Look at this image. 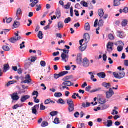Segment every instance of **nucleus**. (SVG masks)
Masks as SVG:
<instances>
[{
	"label": "nucleus",
	"mask_w": 128,
	"mask_h": 128,
	"mask_svg": "<svg viewBox=\"0 0 128 128\" xmlns=\"http://www.w3.org/2000/svg\"><path fill=\"white\" fill-rule=\"evenodd\" d=\"M12 22V18H8V19H6L7 24H10V22Z\"/></svg>",
	"instance_id": "obj_58"
},
{
	"label": "nucleus",
	"mask_w": 128,
	"mask_h": 128,
	"mask_svg": "<svg viewBox=\"0 0 128 128\" xmlns=\"http://www.w3.org/2000/svg\"><path fill=\"white\" fill-rule=\"evenodd\" d=\"M38 36L40 40H42L44 38V34H42V32L40 31Z\"/></svg>",
	"instance_id": "obj_21"
},
{
	"label": "nucleus",
	"mask_w": 128,
	"mask_h": 128,
	"mask_svg": "<svg viewBox=\"0 0 128 128\" xmlns=\"http://www.w3.org/2000/svg\"><path fill=\"white\" fill-rule=\"evenodd\" d=\"M80 4L84 6V8H88V4L86 2L82 1L80 2Z\"/></svg>",
	"instance_id": "obj_26"
},
{
	"label": "nucleus",
	"mask_w": 128,
	"mask_h": 128,
	"mask_svg": "<svg viewBox=\"0 0 128 128\" xmlns=\"http://www.w3.org/2000/svg\"><path fill=\"white\" fill-rule=\"evenodd\" d=\"M122 50H124V46H118V50L119 52H122Z\"/></svg>",
	"instance_id": "obj_44"
},
{
	"label": "nucleus",
	"mask_w": 128,
	"mask_h": 128,
	"mask_svg": "<svg viewBox=\"0 0 128 128\" xmlns=\"http://www.w3.org/2000/svg\"><path fill=\"white\" fill-rule=\"evenodd\" d=\"M58 104H64L66 103L64 102V100L60 98L58 102Z\"/></svg>",
	"instance_id": "obj_39"
},
{
	"label": "nucleus",
	"mask_w": 128,
	"mask_h": 128,
	"mask_svg": "<svg viewBox=\"0 0 128 128\" xmlns=\"http://www.w3.org/2000/svg\"><path fill=\"white\" fill-rule=\"evenodd\" d=\"M102 86L106 88H107V90H108V88H110L112 86V85L110 84L106 83V82L103 83Z\"/></svg>",
	"instance_id": "obj_17"
},
{
	"label": "nucleus",
	"mask_w": 128,
	"mask_h": 128,
	"mask_svg": "<svg viewBox=\"0 0 128 128\" xmlns=\"http://www.w3.org/2000/svg\"><path fill=\"white\" fill-rule=\"evenodd\" d=\"M54 96L56 98H62V94L61 92H56L54 94Z\"/></svg>",
	"instance_id": "obj_30"
},
{
	"label": "nucleus",
	"mask_w": 128,
	"mask_h": 128,
	"mask_svg": "<svg viewBox=\"0 0 128 128\" xmlns=\"http://www.w3.org/2000/svg\"><path fill=\"white\" fill-rule=\"evenodd\" d=\"M117 44L119 46H124V44L122 42V41H118L117 42Z\"/></svg>",
	"instance_id": "obj_36"
},
{
	"label": "nucleus",
	"mask_w": 128,
	"mask_h": 128,
	"mask_svg": "<svg viewBox=\"0 0 128 128\" xmlns=\"http://www.w3.org/2000/svg\"><path fill=\"white\" fill-rule=\"evenodd\" d=\"M108 38H110L111 40H114V36L112 34H110L108 35Z\"/></svg>",
	"instance_id": "obj_53"
},
{
	"label": "nucleus",
	"mask_w": 128,
	"mask_h": 128,
	"mask_svg": "<svg viewBox=\"0 0 128 128\" xmlns=\"http://www.w3.org/2000/svg\"><path fill=\"white\" fill-rule=\"evenodd\" d=\"M128 20H124L122 22V26H128Z\"/></svg>",
	"instance_id": "obj_35"
},
{
	"label": "nucleus",
	"mask_w": 128,
	"mask_h": 128,
	"mask_svg": "<svg viewBox=\"0 0 128 128\" xmlns=\"http://www.w3.org/2000/svg\"><path fill=\"white\" fill-rule=\"evenodd\" d=\"M84 30H90V24L86 23L84 26Z\"/></svg>",
	"instance_id": "obj_19"
},
{
	"label": "nucleus",
	"mask_w": 128,
	"mask_h": 128,
	"mask_svg": "<svg viewBox=\"0 0 128 128\" xmlns=\"http://www.w3.org/2000/svg\"><path fill=\"white\" fill-rule=\"evenodd\" d=\"M40 108V104L35 106L32 109V112L34 114H36L38 112L37 110Z\"/></svg>",
	"instance_id": "obj_14"
},
{
	"label": "nucleus",
	"mask_w": 128,
	"mask_h": 128,
	"mask_svg": "<svg viewBox=\"0 0 128 128\" xmlns=\"http://www.w3.org/2000/svg\"><path fill=\"white\" fill-rule=\"evenodd\" d=\"M68 110L69 112H72L74 111V105L69 106L68 107Z\"/></svg>",
	"instance_id": "obj_18"
},
{
	"label": "nucleus",
	"mask_w": 128,
	"mask_h": 128,
	"mask_svg": "<svg viewBox=\"0 0 128 128\" xmlns=\"http://www.w3.org/2000/svg\"><path fill=\"white\" fill-rule=\"evenodd\" d=\"M18 33H14V36L12 38L10 39L9 40V41L10 42H12V44H16V42H18V40H20L21 38L22 37L20 36L18 33L19 32H18Z\"/></svg>",
	"instance_id": "obj_2"
},
{
	"label": "nucleus",
	"mask_w": 128,
	"mask_h": 128,
	"mask_svg": "<svg viewBox=\"0 0 128 128\" xmlns=\"http://www.w3.org/2000/svg\"><path fill=\"white\" fill-rule=\"evenodd\" d=\"M56 16H57L58 18H60V12H56Z\"/></svg>",
	"instance_id": "obj_64"
},
{
	"label": "nucleus",
	"mask_w": 128,
	"mask_h": 128,
	"mask_svg": "<svg viewBox=\"0 0 128 128\" xmlns=\"http://www.w3.org/2000/svg\"><path fill=\"white\" fill-rule=\"evenodd\" d=\"M32 96H36V97L35 98H38V92L37 91H34V92L32 94Z\"/></svg>",
	"instance_id": "obj_40"
},
{
	"label": "nucleus",
	"mask_w": 128,
	"mask_h": 128,
	"mask_svg": "<svg viewBox=\"0 0 128 128\" xmlns=\"http://www.w3.org/2000/svg\"><path fill=\"white\" fill-rule=\"evenodd\" d=\"M123 12H124V14H128V7H126L124 8Z\"/></svg>",
	"instance_id": "obj_57"
},
{
	"label": "nucleus",
	"mask_w": 128,
	"mask_h": 128,
	"mask_svg": "<svg viewBox=\"0 0 128 128\" xmlns=\"http://www.w3.org/2000/svg\"><path fill=\"white\" fill-rule=\"evenodd\" d=\"M68 74V72L64 71L60 72L59 74H55L54 78H56V80H58V78H62V76H66V74Z\"/></svg>",
	"instance_id": "obj_5"
},
{
	"label": "nucleus",
	"mask_w": 128,
	"mask_h": 128,
	"mask_svg": "<svg viewBox=\"0 0 128 128\" xmlns=\"http://www.w3.org/2000/svg\"><path fill=\"white\" fill-rule=\"evenodd\" d=\"M34 102H36V104H39L40 102V100L38 99V97H34Z\"/></svg>",
	"instance_id": "obj_54"
},
{
	"label": "nucleus",
	"mask_w": 128,
	"mask_h": 128,
	"mask_svg": "<svg viewBox=\"0 0 128 128\" xmlns=\"http://www.w3.org/2000/svg\"><path fill=\"white\" fill-rule=\"evenodd\" d=\"M20 22L15 21L14 24V28H18V26H20Z\"/></svg>",
	"instance_id": "obj_28"
},
{
	"label": "nucleus",
	"mask_w": 128,
	"mask_h": 128,
	"mask_svg": "<svg viewBox=\"0 0 128 128\" xmlns=\"http://www.w3.org/2000/svg\"><path fill=\"white\" fill-rule=\"evenodd\" d=\"M2 48L4 50H5V52H8L10 50V47H8V46H4L2 47Z\"/></svg>",
	"instance_id": "obj_38"
},
{
	"label": "nucleus",
	"mask_w": 128,
	"mask_h": 128,
	"mask_svg": "<svg viewBox=\"0 0 128 128\" xmlns=\"http://www.w3.org/2000/svg\"><path fill=\"white\" fill-rule=\"evenodd\" d=\"M67 104L68 106H74V101L72 99H68L67 100Z\"/></svg>",
	"instance_id": "obj_20"
},
{
	"label": "nucleus",
	"mask_w": 128,
	"mask_h": 128,
	"mask_svg": "<svg viewBox=\"0 0 128 128\" xmlns=\"http://www.w3.org/2000/svg\"><path fill=\"white\" fill-rule=\"evenodd\" d=\"M40 66H43V68H44L46 66V62L44 61H41L40 62Z\"/></svg>",
	"instance_id": "obj_50"
},
{
	"label": "nucleus",
	"mask_w": 128,
	"mask_h": 128,
	"mask_svg": "<svg viewBox=\"0 0 128 128\" xmlns=\"http://www.w3.org/2000/svg\"><path fill=\"white\" fill-rule=\"evenodd\" d=\"M72 22V18H68L64 20V22L65 24H68L69 22Z\"/></svg>",
	"instance_id": "obj_34"
},
{
	"label": "nucleus",
	"mask_w": 128,
	"mask_h": 128,
	"mask_svg": "<svg viewBox=\"0 0 128 128\" xmlns=\"http://www.w3.org/2000/svg\"><path fill=\"white\" fill-rule=\"evenodd\" d=\"M77 62H82V54H79L77 56Z\"/></svg>",
	"instance_id": "obj_31"
},
{
	"label": "nucleus",
	"mask_w": 128,
	"mask_h": 128,
	"mask_svg": "<svg viewBox=\"0 0 128 128\" xmlns=\"http://www.w3.org/2000/svg\"><path fill=\"white\" fill-rule=\"evenodd\" d=\"M30 98V96L28 95L24 96L21 97L20 102H24L26 100Z\"/></svg>",
	"instance_id": "obj_13"
},
{
	"label": "nucleus",
	"mask_w": 128,
	"mask_h": 128,
	"mask_svg": "<svg viewBox=\"0 0 128 128\" xmlns=\"http://www.w3.org/2000/svg\"><path fill=\"white\" fill-rule=\"evenodd\" d=\"M74 116L76 118H78V116H80V112H76V114H74Z\"/></svg>",
	"instance_id": "obj_63"
},
{
	"label": "nucleus",
	"mask_w": 128,
	"mask_h": 128,
	"mask_svg": "<svg viewBox=\"0 0 128 128\" xmlns=\"http://www.w3.org/2000/svg\"><path fill=\"white\" fill-rule=\"evenodd\" d=\"M74 83L70 81H64L62 85L60 86V90H64L66 88V86H72Z\"/></svg>",
	"instance_id": "obj_1"
},
{
	"label": "nucleus",
	"mask_w": 128,
	"mask_h": 128,
	"mask_svg": "<svg viewBox=\"0 0 128 128\" xmlns=\"http://www.w3.org/2000/svg\"><path fill=\"white\" fill-rule=\"evenodd\" d=\"M11 98L13 100H20V96L18 95V93H14L11 95Z\"/></svg>",
	"instance_id": "obj_12"
},
{
	"label": "nucleus",
	"mask_w": 128,
	"mask_h": 128,
	"mask_svg": "<svg viewBox=\"0 0 128 128\" xmlns=\"http://www.w3.org/2000/svg\"><path fill=\"white\" fill-rule=\"evenodd\" d=\"M112 116H114V114H118V112L114 110H113V112L112 113Z\"/></svg>",
	"instance_id": "obj_61"
},
{
	"label": "nucleus",
	"mask_w": 128,
	"mask_h": 128,
	"mask_svg": "<svg viewBox=\"0 0 128 128\" xmlns=\"http://www.w3.org/2000/svg\"><path fill=\"white\" fill-rule=\"evenodd\" d=\"M104 26V20H100L98 24V26Z\"/></svg>",
	"instance_id": "obj_46"
},
{
	"label": "nucleus",
	"mask_w": 128,
	"mask_h": 128,
	"mask_svg": "<svg viewBox=\"0 0 128 128\" xmlns=\"http://www.w3.org/2000/svg\"><path fill=\"white\" fill-rule=\"evenodd\" d=\"M113 76H114L116 78H118V80H122V78H124V76H126V73L124 72H114L113 73Z\"/></svg>",
	"instance_id": "obj_4"
},
{
	"label": "nucleus",
	"mask_w": 128,
	"mask_h": 128,
	"mask_svg": "<svg viewBox=\"0 0 128 128\" xmlns=\"http://www.w3.org/2000/svg\"><path fill=\"white\" fill-rule=\"evenodd\" d=\"M16 82L15 81H10L9 82L8 84H7V86H10V84H15Z\"/></svg>",
	"instance_id": "obj_55"
},
{
	"label": "nucleus",
	"mask_w": 128,
	"mask_h": 128,
	"mask_svg": "<svg viewBox=\"0 0 128 128\" xmlns=\"http://www.w3.org/2000/svg\"><path fill=\"white\" fill-rule=\"evenodd\" d=\"M58 28H64V23L62 22H58Z\"/></svg>",
	"instance_id": "obj_32"
},
{
	"label": "nucleus",
	"mask_w": 128,
	"mask_h": 128,
	"mask_svg": "<svg viewBox=\"0 0 128 128\" xmlns=\"http://www.w3.org/2000/svg\"><path fill=\"white\" fill-rule=\"evenodd\" d=\"M90 34H88V33H86L84 34V39L80 40V46H82V44H84H84H88V42H90Z\"/></svg>",
	"instance_id": "obj_3"
},
{
	"label": "nucleus",
	"mask_w": 128,
	"mask_h": 128,
	"mask_svg": "<svg viewBox=\"0 0 128 128\" xmlns=\"http://www.w3.org/2000/svg\"><path fill=\"white\" fill-rule=\"evenodd\" d=\"M50 102H52L50 99H48L44 101V104H50Z\"/></svg>",
	"instance_id": "obj_43"
},
{
	"label": "nucleus",
	"mask_w": 128,
	"mask_h": 128,
	"mask_svg": "<svg viewBox=\"0 0 128 128\" xmlns=\"http://www.w3.org/2000/svg\"><path fill=\"white\" fill-rule=\"evenodd\" d=\"M36 57H32L31 58V62H36Z\"/></svg>",
	"instance_id": "obj_56"
},
{
	"label": "nucleus",
	"mask_w": 128,
	"mask_h": 128,
	"mask_svg": "<svg viewBox=\"0 0 128 128\" xmlns=\"http://www.w3.org/2000/svg\"><path fill=\"white\" fill-rule=\"evenodd\" d=\"M83 66L85 68H88L90 66V61L88 60V58H84L83 60Z\"/></svg>",
	"instance_id": "obj_11"
},
{
	"label": "nucleus",
	"mask_w": 128,
	"mask_h": 128,
	"mask_svg": "<svg viewBox=\"0 0 128 128\" xmlns=\"http://www.w3.org/2000/svg\"><path fill=\"white\" fill-rule=\"evenodd\" d=\"M98 26V20L96 19L94 23V28H96Z\"/></svg>",
	"instance_id": "obj_52"
},
{
	"label": "nucleus",
	"mask_w": 128,
	"mask_h": 128,
	"mask_svg": "<svg viewBox=\"0 0 128 128\" xmlns=\"http://www.w3.org/2000/svg\"><path fill=\"white\" fill-rule=\"evenodd\" d=\"M40 110H46V106H44V104H42L40 106Z\"/></svg>",
	"instance_id": "obj_51"
},
{
	"label": "nucleus",
	"mask_w": 128,
	"mask_h": 128,
	"mask_svg": "<svg viewBox=\"0 0 128 128\" xmlns=\"http://www.w3.org/2000/svg\"><path fill=\"white\" fill-rule=\"evenodd\" d=\"M70 15L72 17L74 16V9L72 7L70 8Z\"/></svg>",
	"instance_id": "obj_49"
},
{
	"label": "nucleus",
	"mask_w": 128,
	"mask_h": 128,
	"mask_svg": "<svg viewBox=\"0 0 128 128\" xmlns=\"http://www.w3.org/2000/svg\"><path fill=\"white\" fill-rule=\"evenodd\" d=\"M91 80H92V82H97V80L96 78H94V76H92L91 78Z\"/></svg>",
	"instance_id": "obj_62"
},
{
	"label": "nucleus",
	"mask_w": 128,
	"mask_h": 128,
	"mask_svg": "<svg viewBox=\"0 0 128 128\" xmlns=\"http://www.w3.org/2000/svg\"><path fill=\"white\" fill-rule=\"evenodd\" d=\"M18 14H22V10L20 8L17 10L16 15L18 16Z\"/></svg>",
	"instance_id": "obj_60"
},
{
	"label": "nucleus",
	"mask_w": 128,
	"mask_h": 128,
	"mask_svg": "<svg viewBox=\"0 0 128 128\" xmlns=\"http://www.w3.org/2000/svg\"><path fill=\"white\" fill-rule=\"evenodd\" d=\"M118 36L120 38H126V34L122 31L118 32Z\"/></svg>",
	"instance_id": "obj_15"
},
{
	"label": "nucleus",
	"mask_w": 128,
	"mask_h": 128,
	"mask_svg": "<svg viewBox=\"0 0 128 128\" xmlns=\"http://www.w3.org/2000/svg\"><path fill=\"white\" fill-rule=\"evenodd\" d=\"M24 44H26V42H22V44H20V50H22V48H26V46H24Z\"/></svg>",
	"instance_id": "obj_45"
},
{
	"label": "nucleus",
	"mask_w": 128,
	"mask_h": 128,
	"mask_svg": "<svg viewBox=\"0 0 128 128\" xmlns=\"http://www.w3.org/2000/svg\"><path fill=\"white\" fill-rule=\"evenodd\" d=\"M54 123L55 124H60V118H56L54 119Z\"/></svg>",
	"instance_id": "obj_37"
},
{
	"label": "nucleus",
	"mask_w": 128,
	"mask_h": 128,
	"mask_svg": "<svg viewBox=\"0 0 128 128\" xmlns=\"http://www.w3.org/2000/svg\"><path fill=\"white\" fill-rule=\"evenodd\" d=\"M102 88H98L92 90L90 92H100Z\"/></svg>",
	"instance_id": "obj_42"
},
{
	"label": "nucleus",
	"mask_w": 128,
	"mask_h": 128,
	"mask_svg": "<svg viewBox=\"0 0 128 128\" xmlns=\"http://www.w3.org/2000/svg\"><path fill=\"white\" fill-rule=\"evenodd\" d=\"M112 46H114V44L111 42H109L107 44V50L109 52H112Z\"/></svg>",
	"instance_id": "obj_8"
},
{
	"label": "nucleus",
	"mask_w": 128,
	"mask_h": 128,
	"mask_svg": "<svg viewBox=\"0 0 128 128\" xmlns=\"http://www.w3.org/2000/svg\"><path fill=\"white\" fill-rule=\"evenodd\" d=\"M108 59V56H106V54H104L103 55V60L104 62H106V60Z\"/></svg>",
	"instance_id": "obj_59"
},
{
	"label": "nucleus",
	"mask_w": 128,
	"mask_h": 128,
	"mask_svg": "<svg viewBox=\"0 0 128 128\" xmlns=\"http://www.w3.org/2000/svg\"><path fill=\"white\" fill-rule=\"evenodd\" d=\"M114 94V92L112 90V88H110L109 91L106 92V98H110Z\"/></svg>",
	"instance_id": "obj_6"
},
{
	"label": "nucleus",
	"mask_w": 128,
	"mask_h": 128,
	"mask_svg": "<svg viewBox=\"0 0 128 128\" xmlns=\"http://www.w3.org/2000/svg\"><path fill=\"white\" fill-rule=\"evenodd\" d=\"M48 126V123L46 121H44L41 124L42 128H46V126Z\"/></svg>",
	"instance_id": "obj_29"
},
{
	"label": "nucleus",
	"mask_w": 128,
	"mask_h": 128,
	"mask_svg": "<svg viewBox=\"0 0 128 128\" xmlns=\"http://www.w3.org/2000/svg\"><path fill=\"white\" fill-rule=\"evenodd\" d=\"M98 102L100 104H104L106 102V99L104 98H100L98 100Z\"/></svg>",
	"instance_id": "obj_24"
},
{
	"label": "nucleus",
	"mask_w": 128,
	"mask_h": 128,
	"mask_svg": "<svg viewBox=\"0 0 128 128\" xmlns=\"http://www.w3.org/2000/svg\"><path fill=\"white\" fill-rule=\"evenodd\" d=\"M61 58L62 62H68V58H70V56L68 54H65L64 53H62Z\"/></svg>",
	"instance_id": "obj_7"
},
{
	"label": "nucleus",
	"mask_w": 128,
	"mask_h": 128,
	"mask_svg": "<svg viewBox=\"0 0 128 128\" xmlns=\"http://www.w3.org/2000/svg\"><path fill=\"white\" fill-rule=\"evenodd\" d=\"M97 76L100 78H106V74H104V72H100L98 73Z\"/></svg>",
	"instance_id": "obj_22"
},
{
	"label": "nucleus",
	"mask_w": 128,
	"mask_h": 128,
	"mask_svg": "<svg viewBox=\"0 0 128 128\" xmlns=\"http://www.w3.org/2000/svg\"><path fill=\"white\" fill-rule=\"evenodd\" d=\"M108 108V106L106 105H103L102 107H101V110H106V108Z\"/></svg>",
	"instance_id": "obj_48"
},
{
	"label": "nucleus",
	"mask_w": 128,
	"mask_h": 128,
	"mask_svg": "<svg viewBox=\"0 0 128 128\" xmlns=\"http://www.w3.org/2000/svg\"><path fill=\"white\" fill-rule=\"evenodd\" d=\"M10 68V66H8V64H6L4 66V72H8V70Z\"/></svg>",
	"instance_id": "obj_25"
},
{
	"label": "nucleus",
	"mask_w": 128,
	"mask_h": 128,
	"mask_svg": "<svg viewBox=\"0 0 128 128\" xmlns=\"http://www.w3.org/2000/svg\"><path fill=\"white\" fill-rule=\"evenodd\" d=\"M80 46L79 48L80 52H84L86 50V48H88V44L86 43H84L83 45L82 44Z\"/></svg>",
	"instance_id": "obj_10"
},
{
	"label": "nucleus",
	"mask_w": 128,
	"mask_h": 128,
	"mask_svg": "<svg viewBox=\"0 0 128 128\" xmlns=\"http://www.w3.org/2000/svg\"><path fill=\"white\" fill-rule=\"evenodd\" d=\"M98 14L101 18H103L104 16V10L103 9L99 10L98 11Z\"/></svg>",
	"instance_id": "obj_16"
},
{
	"label": "nucleus",
	"mask_w": 128,
	"mask_h": 128,
	"mask_svg": "<svg viewBox=\"0 0 128 128\" xmlns=\"http://www.w3.org/2000/svg\"><path fill=\"white\" fill-rule=\"evenodd\" d=\"M120 5V2L118 0H114V6H118Z\"/></svg>",
	"instance_id": "obj_23"
},
{
	"label": "nucleus",
	"mask_w": 128,
	"mask_h": 128,
	"mask_svg": "<svg viewBox=\"0 0 128 128\" xmlns=\"http://www.w3.org/2000/svg\"><path fill=\"white\" fill-rule=\"evenodd\" d=\"M58 114V112H52L50 113V114L52 116H56Z\"/></svg>",
	"instance_id": "obj_41"
},
{
	"label": "nucleus",
	"mask_w": 128,
	"mask_h": 128,
	"mask_svg": "<svg viewBox=\"0 0 128 128\" xmlns=\"http://www.w3.org/2000/svg\"><path fill=\"white\" fill-rule=\"evenodd\" d=\"M107 122H108V124L106 125V126H108V128L112 126V120H108Z\"/></svg>",
	"instance_id": "obj_33"
},
{
	"label": "nucleus",
	"mask_w": 128,
	"mask_h": 128,
	"mask_svg": "<svg viewBox=\"0 0 128 128\" xmlns=\"http://www.w3.org/2000/svg\"><path fill=\"white\" fill-rule=\"evenodd\" d=\"M25 79L26 80L23 82L24 84H30L32 82V79H30V74L26 75Z\"/></svg>",
	"instance_id": "obj_9"
},
{
	"label": "nucleus",
	"mask_w": 128,
	"mask_h": 128,
	"mask_svg": "<svg viewBox=\"0 0 128 128\" xmlns=\"http://www.w3.org/2000/svg\"><path fill=\"white\" fill-rule=\"evenodd\" d=\"M39 1L38 0H34L30 4L32 8H34V6L36 4H38Z\"/></svg>",
	"instance_id": "obj_27"
},
{
	"label": "nucleus",
	"mask_w": 128,
	"mask_h": 128,
	"mask_svg": "<svg viewBox=\"0 0 128 128\" xmlns=\"http://www.w3.org/2000/svg\"><path fill=\"white\" fill-rule=\"evenodd\" d=\"M36 6L37 8L36 10V12H40V10H42V6H40V4L36 5Z\"/></svg>",
	"instance_id": "obj_47"
}]
</instances>
